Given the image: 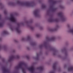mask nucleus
Masks as SVG:
<instances>
[{"mask_svg":"<svg viewBox=\"0 0 73 73\" xmlns=\"http://www.w3.org/2000/svg\"><path fill=\"white\" fill-rule=\"evenodd\" d=\"M21 68L22 70L23 73H26L24 68H26L30 71L31 73H33L35 69L33 66H32L30 67H28L27 65L24 62H21L19 63L17 66L15 67V69L16 70L19 69Z\"/></svg>","mask_w":73,"mask_h":73,"instance_id":"1","label":"nucleus"},{"mask_svg":"<svg viewBox=\"0 0 73 73\" xmlns=\"http://www.w3.org/2000/svg\"><path fill=\"white\" fill-rule=\"evenodd\" d=\"M16 4H18L21 6H25L28 7H33L35 6L34 2H21L19 1H17L16 3L10 2L8 3V5L10 6H15Z\"/></svg>","mask_w":73,"mask_h":73,"instance_id":"2","label":"nucleus"},{"mask_svg":"<svg viewBox=\"0 0 73 73\" xmlns=\"http://www.w3.org/2000/svg\"><path fill=\"white\" fill-rule=\"evenodd\" d=\"M63 13L60 12L57 14L58 18L56 19H53L52 17L48 19L47 21L48 22H58L59 20L60 19L62 21H65L66 20V18L64 16Z\"/></svg>","mask_w":73,"mask_h":73,"instance_id":"3","label":"nucleus"},{"mask_svg":"<svg viewBox=\"0 0 73 73\" xmlns=\"http://www.w3.org/2000/svg\"><path fill=\"white\" fill-rule=\"evenodd\" d=\"M21 40L23 41H29L30 44L31 46H35L36 45V43L32 41V40L31 38V37L29 36H27V38H22Z\"/></svg>","mask_w":73,"mask_h":73,"instance_id":"4","label":"nucleus"},{"mask_svg":"<svg viewBox=\"0 0 73 73\" xmlns=\"http://www.w3.org/2000/svg\"><path fill=\"white\" fill-rule=\"evenodd\" d=\"M7 19L8 20H9L13 22V23H16L17 21V20L16 19L13 14H11L9 18L7 17Z\"/></svg>","mask_w":73,"mask_h":73,"instance_id":"5","label":"nucleus"},{"mask_svg":"<svg viewBox=\"0 0 73 73\" xmlns=\"http://www.w3.org/2000/svg\"><path fill=\"white\" fill-rule=\"evenodd\" d=\"M20 56L17 55L16 56L12 55L10 57L9 60H8V61L9 62H11V61H12L13 59H17V58H20Z\"/></svg>","mask_w":73,"mask_h":73,"instance_id":"6","label":"nucleus"},{"mask_svg":"<svg viewBox=\"0 0 73 73\" xmlns=\"http://www.w3.org/2000/svg\"><path fill=\"white\" fill-rule=\"evenodd\" d=\"M10 28L11 29V31H16L18 33H21V30L19 29V27H17L16 28H15L12 26L10 25Z\"/></svg>","mask_w":73,"mask_h":73,"instance_id":"7","label":"nucleus"},{"mask_svg":"<svg viewBox=\"0 0 73 73\" xmlns=\"http://www.w3.org/2000/svg\"><path fill=\"white\" fill-rule=\"evenodd\" d=\"M1 69L3 73H10V70L8 69L6 66H2Z\"/></svg>","mask_w":73,"mask_h":73,"instance_id":"8","label":"nucleus"},{"mask_svg":"<svg viewBox=\"0 0 73 73\" xmlns=\"http://www.w3.org/2000/svg\"><path fill=\"white\" fill-rule=\"evenodd\" d=\"M33 14L35 17H38L39 16L38 14V10H36L33 12Z\"/></svg>","mask_w":73,"mask_h":73,"instance_id":"9","label":"nucleus"},{"mask_svg":"<svg viewBox=\"0 0 73 73\" xmlns=\"http://www.w3.org/2000/svg\"><path fill=\"white\" fill-rule=\"evenodd\" d=\"M47 45H48V43L47 42H44L43 44H40L38 46V48H42L43 46H44L45 48H46V46H47Z\"/></svg>","mask_w":73,"mask_h":73,"instance_id":"10","label":"nucleus"},{"mask_svg":"<svg viewBox=\"0 0 73 73\" xmlns=\"http://www.w3.org/2000/svg\"><path fill=\"white\" fill-rule=\"evenodd\" d=\"M56 9L54 8L53 5H50V11L51 12H54L56 11Z\"/></svg>","mask_w":73,"mask_h":73,"instance_id":"11","label":"nucleus"},{"mask_svg":"<svg viewBox=\"0 0 73 73\" xmlns=\"http://www.w3.org/2000/svg\"><path fill=\"white\" fill-rule=\"evenodd\" d=\"M32 23V22H28V21H27L26 22V23H27V25H26L27 26V27H28L29 28H30L31 29V30H33L34 29V27H32V26H31L30 25H29L28 24H29V23Z\"/></svg>","mask_w":73,"mask_h":73,"instance_id":"12","label":"nucleus"},{"mask_svg":"<svg viewBox=\"0 0 73 73\" xmlns=\"http://www.w3.org/2000/svg\"><path fill=\"white\" fill-rule=\"evenodd\" d=\"M7 47L5 46H2L1 45H0V50H7Z\"/></svg>","mask_w":73,"mask_h":73,"instance_id":"13","label":"nucleus"},{"mask_svg":"<svg viewBox=\"0 0 73 73\" xmlns=\"http://www.w3.org/2000/svg\"><path fill=\"white\" fill-rule=\"evenodd\" d=\"M59 27V26L58 25H57L56 26V27H55V28L54 29H49L50 31H56L57 29V28H58Z\"/></svg>","mask_w":73,"mask_h":73,"instance_id":"14","label":"nucleus"},{"mask_svg":"<svg viewBox=\"0 0 73 73\" xmlns=\"http://www.w3.org/2000/svg\"><path fill=\"white\" fill-rule=\"evenodd\" d=\"M68 32L73 34V27L72 28L69 29L68 31Z\"/></svg>","mask_w":73,"mask_h":73,"instance_id":"15","label":"nucleus"},{"mask_svg":"<svg viewBox=\"0 0 73 73\" xmlns=\"http://www.w3.org/2000/svg\"><path fill=\"white\" fill-rule=\"evenodd\" d=\"M56 65H57L56 63H55L53 64L52 67L54 70H55L56 69Z\"/></svg>","mask_w":73,"mask_h":73,"instance_id":"16","label":"nucleus"},{"mask_svg":"<svg viewBox=\"0 0 73 73\" xmlns=\"http://www.w3.org/2000/svg\"><path fill=\"white\" fill-rule=\"evenodd\" d=\"M56 39V37H53L51 38H49L48 40V41H54V40Z\"/></svg>","mask_w":73,"mask_h":73,"instance_id":"17","label":"nucleus"},{"mask_svg":"<svg viewBox=\"0 0 73 73\" xmlns=\"http://www.w3.org/2000/svg\"><path fill=\"white\" fill-rule=\"evenodd\" d=\"M73 70V66H71L68 68V72H70L72 71Z\"/></svg>","mask_w":73,"mask_h":73,"instance_id":"18","label":"nucleus"},{"mask_svg":"<svg viewBox=\"0 0 73 73\" xmlns=\"http://www.w3.org/2000/svg\"><path fill=\"white\" fill-rule=\"evenodd\" d=\"M49 1H50V2H52V4L53 5L56 4V3H57V1H53L52 0H50Z\"/></svg>","mask_w":73,"mask_h":73,"instance_id":"19","label":"nucleus"},{"mask_svg":"<svg viewBox=\"0 0 73 73\" xmlns=\"http://www.w3.org/2000/svg\"><path fill=\"white\" fill-rule=\"evenodd\" d=\"M17 25L18 27H20V25H24V23L23 22H21V23H18Z\"/></svg>","mask_w":73,"mask_h":73,"instance_id":"20","label":"nucleus"},{"mask_svg":"<svg viewBox=\"0 0 73 73\" xmlns=\"http://www.w3.org/2000/svg\"><path fill=\"white\" fill-rule=\"evenodd\" d=\"M37 69H38V70H42L44 69V68L43 67L41 66L39 67H38Z\"/></svg>","mask_w":73,"mask_h":73,"instance_id":"21","label":"nucleus"},{"mask_svg":"<svg viewBox=\"0 0 73 73\" xmlns=\"http://www.w3.org/2000/svg\"><path fill=\"white\" fill-rule=\"evenodd\" d=\"M2 35H8V33L6 31H4L3 33L2 34Z\"/></svg>","mask_w":73,"mask_h":73,"instance_id":"22","label":"nucleus"},{"mask_svg":"<svg viewBox=\"0 0 73 73\" xmlns=\"http://www.w3.org/2000/svg\"><path fill=\"white\" fill-rule=\"evenodd\" d=\"M36 60H39V55L38 54H36Z\"/></svg>","mask_w":73,"mask_h":73,"instance_id":"23","label":"nucleus"},{"mask_svg":"<svg viewBox=\"0 0 73 73\" xmlns=\"http://www.w3.org/2000/svg\"><path fill=\"white\" fill-rule=\"evenodd\" d=\"M3 24L2 22H0V27H3Z\"/></svg>","mask_w":73,"mask_h":73,"instance_id":"24","label":"nucleus"},{"mask_svg":"<svg viewBox=\"0 0 73 73\" xmlns=\"http://www.w3.org/2000/svg\"><path fill=\"white\" fill-rule=\"evenodd\" d=\"M42 7L43 9L45 8L46 7V6H45V5L44 4H43L42 5Z\"/></svg>","mask_w":73,"mask_h":73,"instance_id":"25","label":"nucleus"},{"mask_svg":"<svg viewBox=\"0 0 73 73\" xmlns=\"http://www.w3.org/2000/svg\"><path fill=\"white\" fill-rule=\"evenodd\" d=\"M40 36H41V35H40V34H37L36 35V36L37 37H40Z\"/></svg>","mask_w":73,"mask_h":73,"instance_id":"26","label":"nucleus"},{"mask_svg":"<svg viewBox=\"0 0 73 73\" xmlns=\"http://www.w3.org/2000/svg\"><path fill=\"white\" fill-rule=\"evenodd\" d=\"M59 7H60V8H62V9H63V8H64V7L62 5L60 6Z\"/></svg>","mask_w":73,"mask_h":73,"instance_id":"27","label":"nucleus"},{"mask_svg":"<svg viewBox=\"0 0 73 73\" xmlns=\"http://www.w3.org/2000/svg\"><path fill=\"white\" fill-rule=\"evenodd\" d=\"M54 71H52L50 72L49 73H55Z\"/></svg>","mask_w":73,"mask_h":73,"instance_id":"28","label":"nucleus"},{"mask_svg":"<svg viewBox=\"0 0 73 73\" xmlns=\"http://www.w3.org/2000/svg\"><path fill=\"white\" fill-rule=\"evenodd\" d=\"M65 56H67V55H68V53L67 52H65Z\"/></svg>","mask_w":73,"mask_h":73,"instance_id":"29","label":"nucleus"},{"mask_svg":"<svg viewBox=\"0 0 73 73\" xmlns=\"http://www.w3.org/2000/svg\"><path fill=\"white\" fill-rule=\"evenodd\" d=\"M7 13V11H4V13H5V14H6Z\"/></svg>","mask_w":73,"mask_h":73,"instance_id":"30","label":"nucleus"},{"mask_svg":"<svg viewBox=\"0 0 73 73\" xmlns=\"http://www.w3.org/2000/svg\"><path fill=\"white\" fill-rule=\"evenodd\" d=\"M27 49L28 50H29V49H30V48H29V47H27Z\"/></svg>","mask_w":73,"mask_h":73,"instance_id":"31","label":"nucleus"},{"mask_svg":"<svg viewBox=\"0 0 73 73\" xmlns=\"http://www.w3.org/2000/svg\"><path fill=\"white\" fill-rule=\"evenodd\" d=\"M64 51H65V50H61V52H64Z\"/></svg>","mask_w":73,"mask_h":73,"instance_id":"32","label":"nucleus"},{"mask_svg":"<svg viewBox=\"0 0 73 73\" xmlns=\"http://www.w3.org/2000/svg\"><path fill=\"white\" fill-rule=\"evenodd\" d=\"M40 30H42V29H43V28L42 27H40Z\"/></svg>","mask_w":73,"mask_h":73,"instance_id":"33","label":"nucleus"},{"mask_svg":"<svg viewBox=\"0 0 73 73\" xmlns=\"http://www.w3.org/2000/svg\"><path fill=\"white\" fill-rule=\"evenodd\" d=\"M14 41L15 42H17V40H14Z\"/></svg>","mask_w":73,"mask_h":73,"instance_id":"34","label":"nucleus"},{"mask_svg":"<svg viewBox=\"0 0 73 73\" xmlns=\"http://www.w3.org/2000/svg\"><path fill=\"white\" fill-rule=\"evenodd\" d=\"M58 72H60V70H60V69H58Z\"/></svg>","mask_w":73,"mask_h":73,"instance_id":"35","label":"nucleus"},{"mask_svg":"<svg viewBox=\"0 0 73 73\" xmlns=\"http://www.w3.org/2000/svg\"><path fill=\"white\" fill-rule=\"evenodd\" d=\"M13 52H15V50H13Z\"/></svg>","mask_w":73,"mask_h":73,"instance_id":"36","label":"nucleus"},{"mask_svg":"<svg viewBox=\"0 0 73 73\" xmlns=\"http://www.w3.org/2000/svg\"><path fill=\"white\" fill-rule=\"evenodd\" d=\"M54 53H56V52H54V55H55V54H54Z\"/></svg>","mask_w":73,"mask_h":73,"instance_id":"37","label":"nucleus"},{"mask_svg":"<svg viewBox=\"0 0 73 73\" xmlns=\"http://www.w3.org/2000/svg\"><path fill=\"white\" fill-rule=\"evenodd\" d=\"M1 15H0V20H1Z\"/></svg>","mask_w":73,"mask_h":73,"instance_id":"38","label":"nucleus"},{"mask_svg":"<svg viewBox=\"0 0 73 73\" xmlns=\"http://www.w3.org/2000/svg\"><path fill=\"white\" fill-rule=\"evenodd\" d=\"M1 40H2V39H1V38H0V41H1Z\"/></svg>","mask_w":73,"mask_h":73,"instance_id":"39","label":"nucleus"},{"mask_svg":"<svg viewBox=\"0 0 73 73\" xmlns=\"http://www.w3.org/2000/svg\"><path fill=\"white\" fill-rule=\"evenodd\" d=\"M2 61L4 62V61H5V60H3V61Z\"/></svg>","mask_w":73,"mask_h":73,"instance_id":"40","label":"nucleus"},{"mask_svg":"<svg viewBox=\"0 0 73 73\" xmlns=\"http://www.w3.org/2000/svg\"><path fill=\"white\" fill-rule=\"evenodd\" d=\"M66 65H64V68H65V67H66Z\"/></svg>","mask_w":73,"mask_h":73,"instance_id":"41","label":"nucleus"},{"mask_svg":"<svg viewBox=\"0 0 73 73\" xmlns=\"http://www.w3.org/2000/svg\"><path fill=\"white\" fill-rule=\"evenodd\" d=\"M2 5L1 3H0V5Z\"/></svg>","mask_w":73,"mask_h":73,"instance_id":"42","label":"nucleus"},{"mask_svg":"<svg viewBox=\"0 0 73 73\" xmlns=\"http://www.w3.org/2000/svg\"><path fill=\"white\" fill-rule=\"evenodd\" d=\"M27 59H29V57H27Z\"/></svg>","mask_w":73,"mask_h":73,"instance_id":"43","label":"nucleus"},{"mask_svg":"<svg viewBox=\"0 0 73 73\" xmlns=\"http://www.w3.org/2000/svg\"><path fill=\"white\" fill-rule=\"evenodd\" d=\"M52 49H53L51 48V49L50 50H52Z\"/></svg>","mask_w":73,"mask_h":73,"instance_id":"44","label":"nucleus"},{"mask_svg":"<svg viewBox=\"0 0 73 73\" xmlns=\"http://www.w3.org/2000/svg\"><path fill=\"white\" fill-rule=\"evenodd\" d=\"M63 73H66L65 72H63Z\"/></svg>","mask_w":73,"mask_h":73,"instance_id":"45","label":"nucleus"},{"mask_svg":"<svg viewBox=\"0 0 73 73\" xmlns=\"http://www.w3.org/2000/svg\"><path fill=\"white\" fill-rule=\"evenodd\" d=\"M72 1H73V0H71Z\"/></svg>","mask_w":73,"mask_h":73,"instance_id":"46","label":"nucleus"},{"mask_svg":"<svg viewBox=\"0 0 73 73\" xmlns=\"http://www.w3.org/2000/svg\"><path fill=\"white\" fill-rule=\"evenodd\" d=\"M36 26H37V25H36Z\"/></svg>","mask_w":73,"mask_h":73,"instance_id":"47","label":"nucleus"}]
</instances>
